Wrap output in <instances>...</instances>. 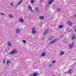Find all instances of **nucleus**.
<instances>
[{"label": "nucleus", "mask_w": 76, "mask_h": 76, "mask_svg": "<svg viewBox=\"0 0 76 76\" xmlns=\"http://www.w3.org/2000/svg\"><path fill=\"white\" fill-rule=\"evenodd\" d=\"M18 53V51L16 49L13 50L11 51L10 52L11 55H13L14 54Z\"/></svg>", "instance_id": "f257e3e1"}, {"label": "nucleus", "mask_w": 76, "mask_h": 76, "mask_svg": "<svg viewBox=\"0 0 76 76\" xmlns=\"http://www.w3.org/2000/svg\"><path fill=\"white\" fill-rule=\"evenodd\" d=\"M73 45H74V43L73 42H72L71 44H69V46L70 49H72V48L73 47Z\"/></svg>", "instance_id": "f03ea898"}, {"label": "nucleus", "mask_w": 76, "mask_h": 76, "mask_svg": "<svg viewBox=\"0 0 76 76\" xmlns=\"http://www.w3.org/2000/svg\"><path fill=\"white\" fill-rule=\"evenodd\" d=\"M57 40V39H54L52 41H50V44H54L55 43V42H56V41Z\"/></svg>", "instance_id": "7ed1b4c3"}, {"label": "nucleus", "mask_w": 76, "mask_h": 76, "mask_svg": "<svg viewBox=\"0 0 76 76\" xmlns=\"http://www.w3.org/2000/svg\"><path fill=\"white\" fill-rule=\"evenodd\" d=\"M32 33H33V34H35V32H36V31H35V28H34V27H33L32 28Z\"/></svg>", "instance_id": "20e7f679"}, {"label": "nucleus", "mask_w": 76, "mask_h": 76, "mask_svg": "<svg viewBox=\"0 0 76 76\" xmlns=\"http://www.w3.org/2000/svg\"><path fill=\"white\" fill-rule=\"evenodd\" d=\"M20 31V29L17 28L16 29V33H17V34L19 33Z\"/></svg>", "instance_id": "39448f33"}, {"label": "nucleus", "mask_w": 76, "mask_h": 76, "mask_svg": "<svg viewBox=\"0 0 76 76\" xmlns=\"http://www.w3.org/2000/svg\"><path fill=\"white\" fill-rule=\"evenodd\" d=\"M68 74H71L72 73V69H69V70H68Z\"/></svg>", "instance_id": "423d86ee"}, {"label": "nucleus", "mask_w": 76, "mask_h": 76, "mask_svg": "<svg viewBox=\"0 0 76 76\" xmlns=\"http://www.w3.org/2000/svg\"><path fill=\"white\" fill-rule=\"evenodd\" d=\"M48 30H45L44 32V35H46L48 34Z\"/></svg>", "instance_id": "0eeeda50"}, {"label": "nucleus", "mask_w": 76, "mask_h": 76, "mask_svg": "<svg viewBox=\"0 0 76 76\" xmlns=\"http://www.w3.org/2000/svg\"><path fill=\"white\" fill-rule=\"evenodd\" d=\"M54 1V0H50V1H49V4H51Z\"/></svg>", "instance_id": "6e6552de"}, {"label": "nucleus", "mask_w": 76, "mask_h": 76, "mask_svg": "<svg viewBox=\"0 0 76 76\" xmlns=\"http://www.w3.org/2000/svg\"><path fill=\"white\" fill-rule=\"evenodd\" d=\"M28 7L29 10H31V12H33V10H32V7L30 6H28Z\"/></svg>", "instance_id": "1a4fd4ad"}, {"label": "nucleus", "mask_w": 76, "mask_h": 76, "mask_svg": "<svg viewBox=\"0 0 76 76\" xmlns=\"http://www.w3.org/2000/svg\"><path fill=\"white\" fill-rule=\"evenodd\" d=\"M56 10L57 12H61V8H57Z\"/></svg>", "instance_id": "9d476101"}, {"label": "nucleus", "mask_w": 76, "mask_h": 76, "mask_svg": "<svg viewBox=\"0 0 76 76\" xmlns=\"http://www.w3.org/2000/svg\"><path fill=\"white\" fill-rule=\"evenodd\" d=\"M19 21L21 22H23V18H21L20 19Z\"/></svg>", "instance_id": "9b49d317"}, {"label": "nucleus", "mask_w": 76, "mask_h": 76, "mask_svg": "<svg viewBox=\"0 0 76 76\" xmlns=\"http://www.w3.org/2000/svg\"><path fill=\"white\" fill-rule=\"evenodd\" d=\"M22 1H23V0H21L20 2H19V3H18V4H17V6H19V4H20V3H22Z\"/></svg>", "instance_id": "f8f14e48"}, {"label": "nucleus", "mask_w": 76, "mask_h": 76, "mask_svg": "<svg viewBox=\"0 0 76 76\" xmlns=\"http://www.w3.org/2000/svg\"><path fill=\"white\" fill-rule=\"evenodd\" d=\"M68 25H69V26H72V23H71L70 22H68Z\"/></svg>", "instance_id": "ddd939ff"}, {"label": "nucleus", "mask_w": 76, "mask_h": 76, "mask_svg": "<svg viewBox=\"0 0 76 76\" xmlns=\"http://www.w3.org/2000/svg\"><path fill=\"white\" fill-rule=\"evenodd\" d=\"M41 56H45V52H43L42 54H41Z\"/></svg>", "instance_id": "4468645a"}, {"label": "nucleus", "mask_w": 76, "mask_h": 76, "mask_svg": "<svg viewBox=\"0 0 76 76\" xmlns=\"http://www.w3.org/2000/svg\"><path fill=\"white\" fill-rule=\"evenodd\" d=\"M8 45L9 46H10V47H11V46H12V44H11V43L10 42H8Z\"/></svg>", "instance_id": "2eb2a0df"}, {"label": "nucleus", "mask_w": 76, "mask_h": 76, "mask_svg": "<svg viewBox=\"0 0 76 76\" xmlns=\"http://www.w3.org/2000/svg\"><path fill=\"white\" fill-rule=\"evenodd\" d=\"M64 27V26L62 25H60L59 26V28H63Z\"/></svg>", "instance_id": "dca6fc26"}, {"label": "nucleus", "mask_w": 76, "mask_h": 76, "mask_svg": "<svg viewBox=\"0 0 76 76\" xmlns=\"http://www.w3.org/2000/svg\"><path fill=\"white\" fill-rule=\"evenodd\" d=\"M76 37V36H73L72 37V40H74L75 39V37Z\"/></svg>", "instance_id": "f3484780"}, {"label": "nucleus", "mask_w": 76, "mask_h": 76, "mask_svg": "<svg viewBox=\"0 0 76 76\" xmlns=\"http://www.w3.org/2000/svg\"><path fill=\"white\" fill-rule=\"evenodd\" d=\"M40 19H44V17L43 16H41L40 17Z\"/></svg>", "instance_id": "a211bd4d"}, {"label": "nucleus", "mask_w": 76, "mask_h": 76, "mask_svg": "<svg viewBox=\"0 0 76 76\" xmlns=\"http://www.w3.org/2000/svg\"><path fill=\"white\" fill-rule=\"evenodd\" d=\"M10 61L7 60V64H10Z\"/></svg>", "instance_id": "6ab92c4d"}, {"label": "nucleus", "mask_w": 76, "mask_h": 76, "mask_svg": "<svg viewBox=\"0 0 76 76\" xmlns=\"http://www.w3.org/2000/svg\"><path fill=\"white\" fill-rule=\"evenodd\" d=\"M33 76H37V73H34L33 74Z\"/></svg>", "instance_id": "aec40b11"}, {"label": "nucleus", "mask_w": 76, "mask_h": 76, "mask_svg": "<svg viewBox=\"0 0 76 76\" xmlns=\"http://www.w3.org/2000/svg\"><path fill=\"white\" fill-rule=\"evenodd\" d=\"M53 39V37H51L50 38L49 40V41H51V40H52Z\"/></svg>", "instance_id": "412c9836"}, {"label": "nucleus", "mask_w": 76, "mask_h": 76, "mask_svg": "<svg viewBox=\"0 0 76 76\" xmlns=\"http://www.w3.org/2000/svg\"><path fill=\"white\" fill-rule=\"evenodd\" d=\"M64 51H62L61 53V55H63V54H64Z\"/></svg>", "instance_id": "4be33fe9"}, {"label": "nucleus", "mask_w": 76, "mask_h": 76, "mask_svg": "<svg viewBox=\"0 0 76 76\" xmlns=\"http://www.w3.org/2000/svg\"><path fill=\"white\" fill-rule=\"evenodd\" d=\"M31 3H34V0H31Z\"/></svg>", "instance_id": "5701e85b"}, {"label": "nucleus", "mask_w": 76, "mask_h": 76, "mask_svg": "<svg viewBox=\"0 0 76 76\" xmlns=\"http://www.w3.org/2000/svg\"><path fill=\"white\" fill-rule=\"evenodd\" d=\"M9 17H10V18H13V16L12 15H9Z\"/></svg>", "instance_id": "b1692460"}, {"label": "nucleus", "mask_w": 76, "mask_h": 76, "mask_svg": "<svg viewBox=\"0 0 76 76\" xmlns=\"http://www.w3.org/2000/svg\"><path fill=\"white\" fill-rule=\"evenodd\" d=\"M1 15H3V16H4V14L3 13H1Z\"/></svg>", "instance_id": "393cba45"}, {"label": "nucleus", "mask_w": 76, "mask_h": 76, "mask_svg": "<svg viewBox=\"0 0 76 76\" xmlns=\"http://www.w3.org/2000/svg\"><path fill=\"white\" fill-rule=\"evenodd\" d=\"M26 40H23V42H24V43H26Z\"/></svg>", "instance_id": "a878e982"}, {"label": "nucleus", "mask_w": 76, "mask_h": 76, "mask_svg": "<svg viewBox=\"0 0 76 76\" xmlns=\"http://www.w3.org/2000/svg\"><path fill=\"white\" fill-rule=\"evenodd\" d=\"M36 11H38V7L36 8Z\"/></svg>", "instance_id": "bb28decb"}, {"label": "nucleus", "mask_w": 76, "mask_h": 76, "mask_svg": "<svg viewBox=\"0 0 76 76\" xmlns=\"http://www.w3.org/2000/svg\"><path fill=\"white\" fill-rule=\"evenodd\" d=\"M56 61H53L52 63H56Z\"/></svg>", "instance_id": "cd10ccee"}, {"label": "nucleus", "mask_w": 76, "mask_h": 76, "mask_svg": "<svg viewBox=\"0 0 76 76\" xmlns=\"http://www.w3.org/2000/svg\"><path fill=\"white\" fill-rule=\"evenodd\" d=\"M64 36H63V35H62L61 36V38H63Z\"/></svg>", "instance_id": "c85d7f7f"}, {"label": "nucleus", "mask_w": 76, "mask_h": 76, "mask_svg": "<svg viewBox=\"0 0 76 76\" xmlns=\"http://www.w3.org/2000/svg\"><path fill=\"white\" fill-rule=\"evenodd\" d=\"M3 63H6V61L4 60L3 61Z\"/></svg>", "instance_id": "c756f323"}, {"label": "nucleus", "mask_w": 76, "mask_h": 76, "mask_svg": "<svg viewBox=\"0 0 76 76\" xmlns=\"http://www.w3.org/2000/svg\"><path fill=\"white\" fill-rule=\"evenodd\" d=\"M51 66H52V65L51 64H50L49 65V66L50 67H51Z\"/></svg>", "instance_id": "7c9ffc66"}, {"label": "nucleus", "mask_w": 76, "mask_h": 76, "mask_svg": "<svg viewBox=\"0 0 76 76\" xmlns=\"http://www.w3.org/2000/svg\"><path fill=\"white\" fill-rule=\"evenodd\" d=\"M11 6H12L13 5V4L12 3H11L10 4Z\"/></svg>", "instance_id": "2f4dec72"}, {"label": "nucleus", "mask_w": 76, "mask_h": 76, "mask_svg": "<svg viewBox=\"0 0 76 76\" xmlns=\"http://www.w3.org/2000/svg\"><path fill=\"white\" fill-rule=\"evenodd\" d=\"M75 32H76V28H75Z\"/></svg>", "instance_id": "473e14b6"}, {"label": "nucleus", "mask_w": 76, "mask_h": 76, "mask_svg": "<svg viewBox=\"0 0 76 76\" xmlns=\"http://www.w3.org/2000/svg\"><path fill=\"white\" fill-rule=\"evenodd\" d=\"M74 16L76 17V14L74 15Z\"/></svg>", "instance_id": "72a5a7b5"}, {"label": "nucleus", "mask_w": 76, "mask_h": 76, "mask_svg": "<svg viewBox=\"0 0 76 76\" xmlns=\"http://www.w3.org/2000/svg\"><path fill=\"white\" fill-rule=\"evenodd\" d=\"M30 76H32V75H30Z\"/></svg>", "instance_id": "f704fd0d"}, {"label": "nucleus", "mask_w": 76, "mask_h": 76, "mask_svg": "<svg viewBox=\"0 0 76 76\" xmlns=\"http://www.w3.org/2000/svg\"><path fill=\"white\" fill-rule=\"evenodd\" d=\"M42 0V1H43V0Z\"/></svg>", "instance_id": "c9c22d12"}]
</instances>
